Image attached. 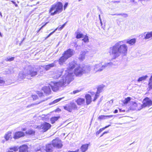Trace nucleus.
<instances>
[{
  "label": "nucleus",
  "mask_w": 152,
  "mask_h": 152,
  "mask_svg": "<svg viewBox=\"0 0 152 152\" xmlns=\"http://www.w3.org/2000/svg\"><path fill=\"white\" fill-rule=\"evenodd\" d=\"M125 41H122L117 42L113 47L110 48L109 53L115 58L119 56L120 55H125L127 53L128 47L124 44Z\"/></svg>",
  "instance_id": "obj_1"
},
{
  "label": "nucleus",
  "mask_w": 152,
  "mask_h": 152,
  "mask_svg": "<svg viewBox=\"0 0 152 152\" xmlns=\"http://www.w3.org/2000/svg\"><path fill=\"white\" fill-rule=\"evenodd\" d=\"M73 73H69L64 74L62 79L59 82H51L49 85L53 91H56L59 87L66 86L72 81L73 80Z\"/></svg>",
  "instance_id": "obj_2"
},
{
  "label": "nucleus",
  "mask_w": 152,
  "mask_h": 152,
  "mask_svg": "<svg viewBox=\"0 0 152 152\" xmlns=\"http://www.w3.org/2000/svg\"><path fill=\"white\" fill-rule=\"evenodd\" d=\"M24 71L19 73L18 79L19 81L25 78L31 79L37 74L38 70L33 68L31 65L27 66L24 68Z\"/></svg>",
  "instance_id": "obj_3"
},
{
  "label": "nucleus",
  "mask_w": 152,
  "mask_h": 152,
  "mask_svg": "<svg viewBox=\"0 0 152 152\" xmlns=\"http://www.w3.org/2000/svg\"><path fill=\"white\" fill-rule=\"evenodd\" d=\"M74 68H75V69L74 71V74L75 75L77 76H80L82 75L83 73V71L82 70V68L75 61L71 62L67 65V70L65 71V74L68 73H73L72 77H73L74 73L70 72ZM73 79L74 78H73Z\"/></svg>",
  "instance_id": "obj_4"
},
{
  "label": "nucleus",
  "mask_w": 152,
  "mask_h": 152,
  "mask_svg": "<svg viewBox=\"0 0 152 152\" xmlns=\"http://www.w3.org/2000/svg\"><path fill=\"white\" fill-rule=\"evenodd\" d=\"M63 7L62 4L60 2H58L52 5L49 10V12L51 13L50 15L53 16L62 12Z\"/></svg>",
  "instance_id": "obj_5"
},
{
  "label": "nucleus",
  "mask_w": 152,
  "mask_h": 152,
  "mask_svg": "<svg viewBox=\"0 0 152 152\" xmlns=\"http://www.w3.org/2000/svg\"><path fill=\"white\" fill-rule=\"evenodd\" d=\"M113 63L111 62L103 63L101 62L99 64H96L94 66V69L96 72H101L106 67L109 66H112Z\"/></svg>",
  "instance_id": "obj_6"
},
{
  "label": "nucleus",
  "mask_w": 152,
  "mask_h": 152,
  "mask_svg": "<svg viewBox=\"0 0 152 152\" xmlns=\"http://www.w3.org/2000/svg\"><path fill=\"white\" fill-rule=\"evenodd\" d=\"M152 105V100L147 97L145 98L143 102V104H141L140 109H138L139 110H141L144 107H145L147 106H150Z\"/></svg>",
  "instance_id": "obj_7"
},
{
  "label": "nucleus",
  "mask_w": 152,
  "mask_h": 152,
  "mask_svg": "<svg viewBox=\"0 0 152 152\" xmlns=\"http://www.w3.org/2000/svg\"><path fill=\"white\" fill-rule=\"evenodd\" d=\"M63 107L65 110L71 112L73 110L76 109L77 107L75 103L70 102L64 106Z\"/></svg>",
  "instance_id": "obj_8"
},
{
  "label": "nucleus",
  "mask_w": 152,
  "mask_h": 152,
  "mask_svg": "<svg viewBox=\"0 0 152 152\" xmlns=\"http://www.w3.org/2000/svg\"><path fill=\"white\" fill-rule=\"evenodd\" d=\"M52 144L54 147L60 148L62 146L61 141L58 138H56L52 141Z\"/></svg>",
  "instance_id": "obj_9"
},
{
  "label": "nucleus",
  "mask_w": 152,
  "mask_h": 152,
  "mask_svg": "<svg viewBox=\"0 0 152 152\" xmlns=\"http://www.w3.org/2000/svg\"><path fill=\"white\" fill-rule=\"evenodd\" d=\"M25 135L24 133L21 131H18L14 133L13 138L15 139H19Z\"/></svg>",
  "instance_id": "obj_10"
},
{
  "label": "nucleus",
  "mask_w": 152,
  "mask_h": 152,
  "mask_svg": "<svg viewBox=\"0 0 152 152\" xmlns=\"http://www.w3.org/2000/svg\"><path fill=\"white\" fill-rule=\"evenodd\" d=\"M51 127V125L49 123L44 122L41 124V128L45 132L48 130Z\"/></svg>",
  "instance_id": "obj_11"
},
{
  "label": "nucleus",
  "mask_w": 152,
  "mask_h": 152,
  "mask_svg": "<svg viewBox=\"0 0 152 152\" xmlns=\"http://www.w3.org/2000/svg\"><path fill=\"white\" fill-rule=\"evenodd\" d=\"M73 50L70 49H68L66 51L64 52L63 55L67 59L71 57L73 55Z\"/></svg>",
  "instance_id": "obj_12"
},
{
  "label": "nucleus",
  "mask_w": 152,
  "mask_h": 152,
  "mask_svg": "<svg viewBox=\"0 0 152 152\" xmlns=\"http://www.w3.org/2000/svg\"><path fill=\"white\" fill-rule=\"evenodd\" d=\"M42 90L45 94L48 95H49L51 92V90L49 85L43 87Z\"/></svg>",
  "instance_id": "obj_13"
},
{
  "label": "nucleus",
  "mask_w": 152,
  "mask_h": 152,
  "mask_svg": "<svg viewBox=\"0 0 152 152\" xmlns=\"http://www.w3.org/2000/svg\"><path fill=\"white\" fill-rule=\"evenodd\" d=\"M88 52V51H84L81 52L79 58L81 61H83L85 58V55Z\"/></svg>",
  "instance_id": "obj_14"
},
{
  "label": "nucleus",
  "mask_w": 152,
  "mask_h": 152,
  "mask_svg": "<svg viewBox=\"0 0 152 152\" xmlns=\"http://www.w3.org/2000/svg\"><path fill=\"white\" fill-rule=\"evenodd\" d=\"M53 147L52 144H48L46 146V151L47 152H51L53 151Z\"/></svg>",
  "instance_id": "obj_15"
},
{
  "label": "nucleus",
  "mask_w": 152,
  "mask_h": 152,
  "mask_svg": "<svg viewBox=\"0 0 152 152\" xmlns=\"http://www.w3.org/2000/svg\"><path fill=\"white\" fill-rule=\"evenodd\" d=\"M12 132H8L6 133L4 136V138L6 141L11 140L12 137L11 135Z\"/></svg>",
  "instance_id": "obj_16"
},
{
  "label": "nucleus",
  "mask_w": 152,
  "mask_h": 152,
  "mask_svg": "<svg viewBox=\"0 0 152 152\" xmlns=\"http://www.w3.org/2000/svg\"><path fill=\"white\" fill-rule=\"evenodd\" d=\"M145 33H146L145 36V37L144 39L147 40L149 39L151 40L152 39V31L150 32H148L147 33L145 32Z\"/></svg>",
  "instance_id": "obj_17"
},
{
  "label": "nucleus",
  "mask_w": 152,
  "mask_h": 152,
  "mask_svg": "<svg viewBox=\"0 0 152 152\" xmlns=\"http://www.w3.org/2000/svg\"><path fill=\"white\" fill-rule=\"evenodd\" d=\"M82 70L83 71V73H88L91 70V67L88 66L86 65L83 66L82 68Z\"/></svg>",
  "instance_id": "obj_18"
},
{
  "label": "nucleus",
  "mask_w": 152,
  "mask_h": 152,
  "mask_svg": "<svg viewBox=\"0 0 152 152\" xmlns=\"http://www.w3.org/2000/svg\"><path fill=\"white\" fill-rule=\"evenodd\" d=\"M20 152H28V147L26 145H23L20 146L19 150Z\"/></svg>",
  "instance_id": "obj_19"
},
{
  "label": "nucleus",
  "mask_w": 152,
  "mask_h": 152,
  "mask_svg": "<svg viewBox=\"0 0 152 152\" xmlns=\"http://www.w3.org/2000/svg\"><path fill=\"white\" fill-rule=\"evenodd\" d=\"M85 97L86 99V103L87 105L89 104L91 102V96L89 94H87L85 96Z\"/></svg>",
  "instance_id": "obj_20"
},
{
  "label": "nucleus",
  "mask_w": 152,
  "mask_h": 152,
  "mask_svg": "<svg viewBox=\"0 0 152 152\" xmlns=\"http://www.w3.org/2000/svg\"><path fill=\"white\" fill-rule=\"evenodd\" d=\"M136 42V39L135 38H133L130 40H127L126 41V43L129 44L130 45H133Z\"/></svg>",
  "instance_id": "obj_21"
},
{
  "label": "nucleus",
  "mask_w": 152,
  "mask_h": 152,
  "mask_svg": "<svg viewBox=\"0 0 152 152\" xmlns=\"http://www.w3.org/2000/svg\"><path fill=\"white\" fill-rule=\"evenodd\" d=\"M88 144H85L82 145L80 148L81 151L82 152H86L88 149Z\"/></svg>",
  "instance_id": "obj_22"
},
{
  "label": "nucleus",
  "mask_w": 152,
  "mask_h": 152,
  "mask_svg": "<svg viewBox=\"0 0 152 152\" xmlns=\"http://www.w3.org/2000/svg\"><path fill=\"white\" fill-rule=\"evenodd\" d=\"M18 148L17 147L14 146L13 147H10L6 152H16L18 151Z\"/></svg>",
  "instance_id": "obj_23"
},
{
  "label": "nucleus",
  "mask_w": 152,
  "mask_h": 152,
  "mask_svg": "<svg viewBox=\"0 0 152 152\" xmlns=\"http://www.w3.org/2000/svg\"><path fill=\"white\" fill-rule=\"evenodd\" d=\"M67 59H66V58L65 57V56L63 55L59 59L58 62L59 64L61 65L63 64V63Z\"/></svg>",
  "instance_id": "obj_24"
},
{
  "label": "nucleus",
  "mask_w": 152,
  "mask_h": 152,
  "mask_svg": "<svg viewBox=\"0 0 152 152\" xmlns=\"http://www.w3.org/2000/svg\"><path fill=\"white\" fill-rule=\"evenodd\" d=\"M75 34H76V38L77 39L83 38L84 37L83 34L81 33L80 31H76Z\"/></svg>",
  "instance_id": "obj_25"
},
{
  "label": "nucleus",
  "mask_w": 152,
  "mask_h": 152,
  "mask_svg": "<svg viewBox=\"0 0 152 152\" xmlns=\"http://www.w3.org/2000/svg\"><path fill=\"white\" fill-rule=\"evenodd\" d=\"M85 102V99L83 98H79L76 101L77 104L79 105H82Z\"/></svg>",
  "instance_id": "obj_26"
},
{
  "label": "nucleus",
  "mask_w": 152,
  "mask_h": 152,
  "mask_svg": "<svg viewBox=\"0 0 152 152\" xmlns=\"http://www.w3.org/2000/svg\"><path fill=\"white\" fill-rule=\"evenodd\" d=\"M113 115H102L99 116L98 118L100 120L105 119L107 118H111L113 117Z\"/></svg>",
  "instance_id": "obj_27"
},
{
  "label": "nucleus",
  "mask_w": 152,
  "mask_h": 152,
  "mask_svg": "<svg viewBox=\"0 0 152 152\" xmlns=\"http://www.w3.org/2000/svg\"><path fill=\"white\" fill-rule=\"evenodd\" d=\"M60 116H55L52 118L50 119V121L52 124H54L56 121H57L59 118Z\"/></svg>",
  "instance_id": "obj_28"
},
{
  "label": "nucleus",
  "mask_w": 152,
  "mask_h": 152,
  "mask_svg": "<svg viewBox=\"0 0 152 152\" xmlns=\"http://www.w3.org/2000/svg\"><path fill=\"white\" fill-rule=\"evenodd\" d=\"M131 100V98L130 97H128L127 98H126L123 101V103L124 104H126L128 102L130 101Z\"/></svg>",
  "instance_id": "obj_29"
},
{
  "label": "nucleus",
  "mask_w": 152,
  "mask_h": 152,
  "mask_svg": "<svg viewBox=\"0 0 152 152\" xmlns=\"http://www.w3.org/2000/svg\"><path fill=\"white\" fill-rule=\"evenodd\" d=\"M148 77V76L146 75L140 77L138 78V80H137V81L140 82V81L144 80H145Z\"/></svg>",
  "instance_id": "obj_30"
},
{
  "label": "nucleus",
  "mask_w": 152,
  "mask_h": 152,
  "mask_svg": "<svg viewBox=\"0 0 152 152\" xmlns=\"http://www.w3.org/2000/svg\"><path fill=\"white\" fill-rule=\"evenodd\" d=\"M62 99V98H60L57 99H56L54 101H53V102L50 103H49L50 105H51L53 104H54L58 102L59 101H60Z\"/></svg>",
  "instance_id": "obj_31"
},
{
  "label": "nucleus",
  "mask_w": 152,
  "mask_h": 152,
  "mask_svg": "<svg viewBox=\"0 0 152 152\" xmlns=\"http://www.w3.org/2000/svg\"><path fill=\"white\" fill-rule=\"evenodd\" d=\"M110 125H109L107 126H106L105 127L100 129L98 131H97L96 132V134H99L100 132H101L103 130H104L106 128L109 127Z\"/></svg>",
  "instance_id": "obj_32"
},
{
  "label": "nucleus",
  "mask_w": 152,
  "mask_h": 152,
  "mask_svg": "<svg viewBox=\"0 0 152 152\" xmlns=\"http://www.w3.org/2000/svg\"><path fill=\"white\" fill-rule=\"evenodd\" d=\"M103 87L102 86H99L97 88V91L96 92V93L97 94H99L100 92H101L103 90Z\"/></svg>",
  "instance_id": "obj_33"
},
{
  "label": "nucleus",
  "mask_w": 152,
  "mask_h": 152,
  "mask_svg": "<svg viewBox=\"0 0 152 152\" xmlns=\"http://www.w3.org/2000/svg\"><path fill=\"white\" fill-rule=\"evenodd\" d=\"M67 22H66L62 26H59L56 28L55 30H56V31L58 29L59 31L61 30L66 25Z\"/></svg>",
  "instance_id": "obj_34"
},
{
  "label": "nucleus",
  "mask_w": 152,
  "mask_h": 152,
  "mask_svg": "<svg viewBox=\"0 0 152 152\" xmlns=\"http://www.w3.org/2000/svg\"><path fill=\"white\" fill-rule=\"evenodd\" d=\"M14 57H12L11 58H10V57H7L6 58L5 60L7 61H13L14 60Z\"/></svg>",
  "instance_id": "obj_35"
},
{
  "label": "nucleus",
  "mask_w": 152,
  "mask_h": 152,
  "mask_svg": "<svg viewBox=\"0 0 152 152\" xmlns=\"http://www.w3.org/2000/svg\"><path fill=\"white\" fill-rule=\"evenodd\" d=\"M150 88L152 89V75L151 76L149 80V82L148 84Z\"/></svg>",
  "instance_id": "obj_36"
},
{
  "label": "nucleus",
  "mask_w": 152,
  "mask_h": 152,
  "mask_svg": "<svg viewBox=\"0 0 152 152\" xmlns=\"http://www.w3.org/2000/svg\"><path fill=\"white\" fill-rule=\"evenodd\" d=\"M26 133L27 134H34L35 133V132L32 130H30L27 131L26 132Z\"/></svg>",
  "instance_id": "obj_37"
},
{
  "label": "nucleus",
  "mask_w": 152,
  "mask_h": 152,
  "mask_svg": "<svg viewBox=\"0 0 152 152\" xmlns=\"http://www.w3.org/2000/svg\"><path fill=\"white\" fill-rule=\"evenodd\" d=\"M83 41L84 42H88L89 41L88 37L86 35L83 39H82Z\"/></svg>",
  "instance_id": "obj_38"
},
{
  "label": "nucleus",
  "mask_w": 152,
  "mask_h": 152,
  "mask_svg": "<svg viewBox=\"0 0 152 152\" xmlns=\"http://www.w3.org/2000/svg\"><path fill=\"white\" fill-rule=\"evenodd\" d=\"M4 81L1 78H0V86H1L4 83Z\"/></svg>",
  "instance_id": "obj_39"
},
{
  "label": "nucleus",
  "mask_w": 152,
  "mask_h": 152,
  "mask_svg": "<svg viewBox=\"0 0 152 152\" xmlns=\"http://www.w3.org/2000/svg\"><path fill=\"white\" fill-rule=\"evenodd\" d=\"M141 105V104L140 103L137 104L136 102H133V105L134 107H137L139 106L140 107Z\"/></svg>",
  "instance_id": "obj_40"
},
{
  "label": "nucleus",
  "mask_w": 152,
  "mask_h": 152,
  "mask_svg": "<svg viewBox=\"0 0 152 152\" xmlns=\"http://www.w3.org/2000/svg\"><path fill=\"white\" fill-rule=\"evenodd\" d=\"M99 94H97L96 93V94L95 95L94 99L93 100V101H95L99 97Z\"/></svg>",
  "instance_id": "obj_41"
},
{
  "label": "nucleus",
  "mask_w": 152,
  "mask_h": 152,
  "mask_svg": "<svg viewBox=\"0 0 152 152\" xmlns=\"http://www.w3.org/2000/svg\"><path fill=\"white\" fill-rule=\"evenodd\" d=\"M48 23V22H46L45 24L43 25L39 29V30L37 31V33L39 32L40 30L42 28L45 26Z\"/></svg>",
  "instance_id": "obj_42"
},
{
  "label": "nucleus",
  "mask_w": 152,
  "mask_h": 152,
  "mask_svg": "<svg viewBox=\"0 0 152 152\" xmlns=\"http://www.w3.org/2000/svg\"><path fill=\"white\" fill-rule=\"evenodd\" d=\"M62 71H60L59 72L58 75H57V76L56 77L57 78H58V77H60V76L61 75L62 73Z\"/></svg>",
  "instance_id": "obj_43"
},
{
  "label": "nucleus",
  "mask_w": 152,
  "mask_h": 152,
  "mask_svg": "<svg viewBox=\"0 0 152 152\" xmlns=\"http://www.w3.org/2000/svg\"><path fill=\"white\" fill-rule=\"evenodd\" d=\"M50 68L54 66L55 65V64L54 63H53L49 64H48Z\"/></svg>",
  "instance_id": "obj_44"
},
{
  "label": "nucleus",
  "mask_w": 152,
  "mask_h": 152,
  "mask_svg": "<svg viewBox=\"0 0 152 152\" xmlns=\"http://www.w3.org/2000/svg\"><path fill=\"white\" fill-rule=\"evenodd\" d=\"M38 93H37L38 94L39 96L40 97H41L43 95V93H42L41 92H40L38 91Z\"/></svg>",
  "instance_id": "obj_45"
},
{
  "label": "nucleus",
  "mask_w": 152,
  "mask_h": 152,
  "mask_svg": "<svg viewBox=\"0 0 152 152\" xmlns=\"http://www.w3.org/2000/svg\"><path fill=\"white\" fill-rule=\"evenodd\" d=\"M45 68L46 70H48L50 68V67L48 65H47L45 66Z\"/></svg>",
  "instance_id": "obj_46"
},
{
  "label": "nucleus",
  "mask_w": 152,
  "mask_h": 152,
  "mask_svg": "<svg viewBox=\"0 0 152 152\" xmlns=\"http://www.w3.org/2000/svg\"><path fill=\"white\" fill-rule=\"evenodd\" d=\"M32 98L34 100H36L37 98V95L32 96Z\"/></svg>",
  "instance_id": "obj_47"
},
{
  "label": "nucleus",
  "mask_w": 152,
  "mask_h": 152,
  "mask_svg": "<svg viewBox=\"0 0 152 152\" xmlns=\"http://www.w3.org/2000/svg\"><path fill=\"white\" fill-rule=\"evenodd\" d=\"M56 31V30H54L52 32L50 33L47 36V38L49 37L52 34L55 32Z\"/></svg>",
  "instance_id": "obj_48"
},
{
  "label": "nucleus",
  "mask_w": 152,
  "mask_h": 152,
  "mask_svg": "<svg viewBox=\"0 0 152 152\" xmlns=\"http://www.w3.org/2000/svg\"><path fill=\"white\" fill-rule=\"evenodd\" d=\"M80 91L78 90H75L73 91V94H75L80 92Z\"/></svg>",
  "instance_id": "obj_49"
},
{
  "label": "nucleus",
  "mask_w": 152,
  "mask_h": 152,
  "mask_svg": "<svg viewBox=\"0 0 152 152\" xmlns=\"http://www.w3.org/2000/svg\"><path fill=\"white\" fill-rule=\"evenodd\" d=\"M122 16H123L124 18H126L128 16V15L126 14L123 13Z\"/></svg>",
  "instance_id": "obj_50"
},
{
  "label": "nucleus",
  "mask_w": 152,
  "mask_h": 152,
  "mask_svg": "<svg viewBox=\"0 0 152 152\" xmlns=\"http://www.w3.org/2000/svg\"><path fill=\"white\" fill-rule=\"evenodd\" d=\"M68 5V3L67 2L65 4L64 6V10L66 9V7Z\"/></svg>",
  "instance_id": "obj_51"
},
{
  "label": "nucleus",
  "mask_w": 152,
  "mask_h": 152,
  "mask_svg": "<svg viewBox=\"0 0 152 152\" xmlns=\"http://www.w3.org/2000/svg\"><path fill=\"white\" fill-rule=\"evenodd\" d=\"M41 150L40 147H39L38 148H37L35 149V151L36 152L37 151H38Z\"/></svg>",
  "instance_id": "obj_52"
},
{
  "label": "nucleus",
  "mask_w": 152,
  "mask_h": 152,
  "mask_svg": "<svg viewBox=\"0 0 152 152\" xmlns=\"http://www.w3.org/2000/svg\"><path fill=\"white\" fill-rule=\"evenodd\" d=\"M11 2L15 5V6L16 7H17L18 5L14 1H11Z\"/></svg>",
  "instance_id": "obj_53"
},
{
  "label": "nucleus",
  "mask_w": 152,
  "mask_h": 152,
  "mask_svg": "<svg viewBox=\"0 0 152 152\" xmlns=\"http://www.w3.org/2000/svg\"><path fill=\"white\" fill-rule=\"evenodd\" d=\"M131 1H132L134 3H136L137 1H138L137 0H132Z\"/></svg>",
  "instance_id": "obj_54"
},
{
  "label": "nucleus",
  "mask_w": 152,
  "mask_h": 152,
  "mask_svg": "<svg viewBox=\"0 0 152 152\" xmlns=\"http://www.w3.org/2000/svg\"><path fill=\"white\" fill-rule=\"evenodd\" d=\"M120 2V1H114L113 2V3H119Z\"/></svg>",
  "instance_id": "obj_55"
},
{
  "label": "nucleus",
  "mask_w": 152,
  "mask_h": 152,
  "mask_svg": "<svg viewBox=\"0 0 152 152\" xmlns=\"http://www.w3.org/2000/svg\"><path fill=\"white\" fill-rule=\"evenodd\" d=\"M79 151V150H77L76 151H69L68 152H78Z\"/></svg>",
  "instance_id": "obj_56"
},
{
  "label": "nucleus",
  "mask_w": 152,
  "mask_h": 152,
  "mask_svg": "<svg viewBox=\"0 0 152 152\" xmlns=\"http://www.w3.org/2000/svg\"><path fill=\"white\" fill-rule=\"evenodd\" d=\"M119 110L120 111V112H125V110H122L121 109H119Z\"/></svg>",
  "instance_id": "obj_57"
},
{
  "label": "nucleus",
  "mask_w": 152,
  "mask_h": 152,
  "mask_svg": "<svg viewBox=\"0 0 152 152\" xmlns=\"http://www.w3.org/2000/svg\"><path fill=\"white\" fill-rule=\"evenodd\" d=\"M34 104H31V105H28L27 107V108H29L30 107H31V106H33V105H34Z\"/></svg>",
  "instance_id": "obj_58"
},
{
  "label": "nucleus",
  "mask_w": 152,
  "mask_h": 152,
  "mask_svg": "<svg viewBox=\"0 0 152 152\" xmlns=\"http://www.w3.org/2000/svg\"><path fill=\"white\" fill-rule=\"evenodd\" d=\"M118 112V110L117 109L115 110L114 111V113H117Z\"/></svg>",
  "instance_id": "obj_59"
},
{
  "label": "nucleus",
  "mask_w": 152,
  "mask_h": 152,
  "mask_svg": "<svg viewBox=\"0 0 152 152\" xmlns=\"http://www.w3.org/2000/svg\"><path fill=\"white\" fill-rule=\"evenodd\" d=\"M122 14H123V13L117 14H116V15H121V16H122Z\"/></svg>",
  "instance_id": "obj_60"
},
{
  "label": "nucleus",
  "mask_w": 152,
  "mask_h": 152,
  "mask_svg": "<svg viewBox=\"0 0 152 152\" xmlns=\"http://www.w3.org/2000/svg\"><path fill=\"white\" fill-rule=\"evenodd\" d=\"M108 132V131H105V132H104L103 133V134H106V133H107Z\"/></svg>",
  "instance_id": "obj_61"
},
{
  "label": "nucleus",
  "mask_w": 152,
  "mask_h": 152,
  "mask_svg": "<svg viewBox=\"0 0 152 152\" xmlns=\"http://www.w3.org/2000/svg\"><path fill=\"white\" fill-rule=\"evenodd\" d=\"M0 16H1V17H2V13L1 12H0Z\"/></svg>",
  "instance_id": "obj_62"
},
{
  "label": "nucleus",
  "mask_w": 152,
  "mask_h": 152,
  "mask_svg": "<svg viewBox=\"0 0 152 152\" xmlns=\"http://www.w3.org/2000/svg\"><path fill=\"white\" fill-rule=\"evenodd\" d=\"M25 39V38H23V39L21 41V42H22L23 41H24V40Z\"/></svg>",
  "instance_id": "obj_63"
},
{
  "label": "nucleus",
  "mask_w": 152,
  "mask_h": 152,
  "mask_svg": "<svg viewBox=\"0 0 152 152\" xmlns=\"http://www.w3.org/2000/svg\"><path fill=\"white\" fill-rule=\"evenodd\" d=\"M36 152H42V151L41 150H39V151H37Z\"/></svg>",
  "instance_id": "obj_64"
}]
</instances>
